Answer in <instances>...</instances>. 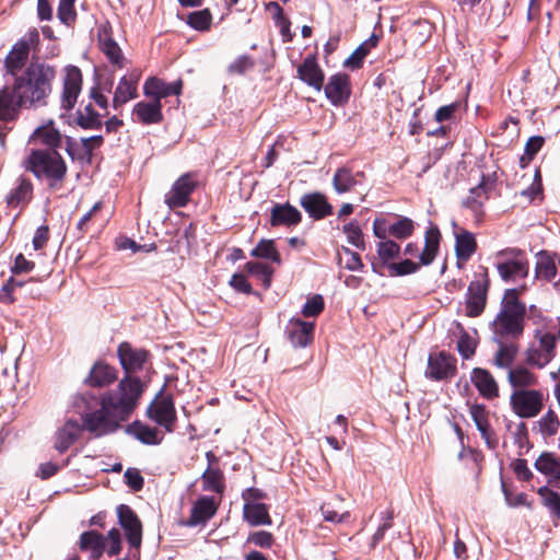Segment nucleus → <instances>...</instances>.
<instances>
[{
  "mask_svg": "<svg viewBox=\"0 0 560 560\" xmlns=\"http://www.w3.org/2000/svg\"><path fill=\"white\" fill-rule=\"evenodd\" d=\"M142 396V384L137 378H121L114 390L100 398L85 393L75 397L74 407L82 416V424L68 420L56 432L55 448L66 453L81 436L82 431L102 438L118 431L129 420Z\"/></svg>",
  "mask_w": 560,
  "mask_h": 560,
  "instance_id": "nucleus-1",
  "label": "nucleus"
},
{
  "mask_svg": "<svg viewBox=\"0 0 560 560\" xmlns=\"http://www.w3.org/2000/svg\"><path fill=\"white\" fill-rule=\"evenodd\" d=\"M56 68L44 61H31L14 79L13 85L0 90V120L13 121L21 108H39L48 104L56 79Z\"/></svg>",
  "mask_w": 560,
  "mask_h": 560,
  "instance_id": "nucleus-2",
  "label": "nucleus"
},
{
  "mask_svg": "<svg viewBox=\"0 0 560 560\" xmlns=\"http://www.w3.org/2000/svg\"><path fill=\"white\" fill-rule=\"evenodd\" d=\"M525 287L508 289L493 320L494 338L520 340L524 334L526 305L520 300Z\"/></svg>",
  "mask_w": 560,
  "mask_h": 560,
  "instance_id": "nucleus-3",
  "label": "nucleus"
},
{
  "mask_svg": "<svg viewBox=\"0 0 560 560\" xmlns=\"http://www.w3.org/2000/svg\"><path fill=\"white\" fill-rule=\"evenodd\" d=\"M24 166L37 179L45 180L49 188L61 189L63 187L68 166L57 150L33 149L25 159Z\"/></svg>",
  "mask_w": 560,
  "mask_h": 560,
  "instance_id": "nucleus-4",
  "label": "nucleus"
},
{
  "mask_svg": "<svg viewBox=\"0 0 560 560\" xmlns=\"http://www.w3.org/2000/svg\"><path fill=\"white\" fill-rule=\"evenodd\" d=\"M441 238L442 235L439 228L436 225L430 226L424 233V247L419 256L420 262L417 264L410 259L390 262L388 265L390 276L411 275L417 272L421 265H431L439 253Z\"/></svg>",
  "mask_w": 560,
  "mask_h": 560,
  "instance_id": "nucleus-5",
  "label": "nucleus"
},
{
  "mask_svg": "<svg viewBox=\"0 0 560 560\" xmlns=\"http://www.w3.org/2000/svg\"><path fill=\"white\" fill-rule=\"evenodd\" d=\"M497 258L499 260L495 267L504 282H513L528 276L529 261L524 250L517 247H508L499 250Z\"/></svg>",
  "mask_w": 560,
  "mask_h": 560,
  "instance_id": "nucleus-6",
  "label": "nucleus"
},
{
  "mask_svg": "<svg viewBox=\"0 0 560 560\" xmlns=\"http://www.w3.org/2000/svg\"><path fill=\"white\" fill-rule=\"evenodd\" d=\"M489 288L490 278L488 269L482 267L480 272L475 273V278L470 281L467 289L465 312L468 317H478L483 313L487 305Z\"/></svg>",
  "mask_w": 560,
  "mask_h": 560,
  "instance_id": "nucleus-7",
  "label": "nucleus"
},
{
  "mask_svg": "<svg viewBox=\"0 0 560 560\" xmlns=\"http://www.w3.org/2000/svg\"><path fill=\"white\" fill-rule=\"evenodd\" d=\"M513 412L520 418H534L544 407V395L538 389H516L510 396Z\"/></svg>",
  "mask_w": 560,
  "mask_h": 560,
  "instance_id": "nucleus-8",
  "label": "nucleus"
},
{
  "mask_svg": "<svg viewBox=\"0 0 560 560\" xmlns=\"http://www.w3.org/2000/svg\"><path fill=\"white\" fill-rule=\"evenodd\" d=\"M147 416L160 427L164 428L167 433L175 430L177 415L174 398L171 394H160L148 407Z\"/></svg>",
  "mask_w": 560,
  "mask_h": 560,
  "instance_id": "nucleus-9",
  "label": "nucleus"
},
{
  "mask_svg": "<svg viewBox=\"0 0 560 560\" xmlns=\"http://www.w3.org/2000/svg\"><path fill=\"white\" fill-rule=\"evenodd\" d=\"M117 355L121 368L126 375L122 378H137L142 384V393L144 392L145 385L142 381L132 376V373H137L143 369L144 363L149 360L150 353L145 349L133 348L129 342H121L117 348Z\"/></svg>",
  "mask_w": 560,
  "mask_h": 560,
  "instance_id": "nucleus-10",
  "label": "nucleus"
},
{
  "mask_svg": "<svg viewBox=\"0 0 560 560\" xmlns=\"http://www.w3.org/2000/svg\"><path fill=\"white\" fill-rule=\"evenodd\" d=\"M83 74L79 67L67 66L62 79V90L60 95V106L66 112L74 108L78 97L82 91Z\"/></svg>",
  "mask_w": 560,
  "mask_h": 560,
  "instance_id": "nucleus-11",
  "label": "nucleus"
},
{
  "mask_svg": "<svg viewBox=\"0 0 560 560\" xmlns=\"http://www.w3.org/2000/svg\"><path fill=\"white\" fill-rule=\"evenodd\" d=\"M457 373V359L445 352L432 353L428 359L425 376L432 381H448Z\"/></svg>",
  "mask_w": 560,
  "mask_h": 560,
  "instance_id": "nucleus-12",
  "label": "nucleus"
},
{
  "mask_svg": "<svg viewBox=\"0 0 560 560\" xmlns=\"http://www.w3.org/2000/svg\"><path fill=\"white\" fill-rule=\"evenodd\" d=\"M415 232V223L410 218L397 215V221L389 223L385 218H376L373 221V233L378 240L393 236L397 240H405Z\"/></svg>",
  "mask_w": 560,
  "mask_h": 560,
  "instance_id": "nucleus-13",
  "label": "nucleus"
},
{
  "mask_svg": "<svg viewBox=\"0 0 560 560\" xmlns=\"http://www.w3.org/2000/svg\"><path fill=\"white\" fill-rule=\"evenodd\" d=\"M118 523L125 532L130 547L139 549L142 542V523L136 512L127 504L116 508Z\"/></svg>",
  "mask_w": 560,
  "mask_h": 560,
  "instance_id": "nucleus-14",
  "label": "nucleus"
},
{
  "mask_svg": "<svg viewBox=\"0 0 560 560\" xmlns=\"http://www.w3.org/2000/svg\"><path fill=\"white\" fill-rule=\"evenodd\" d=\"M97 42L100 50L114 67L121 69L126 66V58L117 42L113 37V27L105 22L97 27Z\"/></svg>",
  "mask_w": 560,
  "mask_h": 560,
  "instance_id": "nucleus-15",
  "label": "nucleus"
},
{
  "mask_svg": "<svg viewBox=\"0 0 560 560\" xmlns=\"http://www.w3.org/2000/svg\"><path fill=\"white\" fill-rule=\"evenodd\" d=\"M197 180L194 174L186 173L175 180L171 190L165 196V202L171 209L186 207L190 195L197 188Z\"/></svg>",
  "mask_w": 560,
  "mask_h": 560,
  "instance_id": "nucleus-16",
  "label": "nucleus"
},
{
  "mask_svg": "<svg viewBox=\"0 0 560 560\" xmlns=\"http://www.w3.org/2000/svg\"><path fill=\"white\" fill-rule=\"evenodd\" d=\"M469 415L475 422L487 447L494 451L499 445V438L490 423V412L482 404H474L469 407Z\"/></svg>",
  "mask_w": 560,
  "mask_h": 560,
  "instance_id": "nucleus-17",
  "label": "nucleus"
},
{
  "mask_svg": "<svg viewBox=\"0 0 560 560\" xmlns=\"http://www.w3.org/2000/svg\"><path fill=\"white\" fill-rule=\"evenodd\" d=\"M324 90L332 105L342 106L348 103L351 95L350 77L347 73H336L329 78Z\"/></svg>",
  "mask_w": 560,
  "mask_h": 560,
  "instance_id": "nucleus-18",
  "label": "nucleus"
},
{
  "mask_svg": "<svg viewBox=\"0 0 560 560\" xmlns=\"http://www.w3.org/2000/svg\"><path fill=\"white\" fill-rule=\"evenodd\" d=\"M488 199L489 183L487 177L483 175L480 183L469 190V195L463 202V206L471 212L476 224H480L483 221V206Z\"/></svg>",
  "mask_w": 560,
  "mask_h": 560,
  "instance_id": "nucleus-19",
  "label": "nucleus"
},
{
  "mask_svg": "<svg viewBox=\"0 0 560 560\" xmlns=\"http://www.w3.org/2000/svg\"><path fill=\"white\" fill-rule=\"evenodd\" d=\"M208 467L201 475L202 490L222 494L225 489L224 474L219 466V458L213 452L206 453Z\"/></svg>",
  "mask_w": 560,
  "mask_h": 560,
  "instance_id": "nucleus-20",
  "label": "nucleus"
},
{
  "mask_svg": "<svg viewBox=\"0 0 560 560\" xmlns=\"http://www.w3.org/2000/svg\"><path fill=\"white\" fill-rule=\"evenodd\" d=\"M183 80L178 79L172 83H166L164 80L150 77L143 84V94L147 97H152L154 102H161L170 95H180L183 91Z\"/></svg>",
  "mask_w": 560,
  "mask_h": 560,
  "instance_id": "nucleus-21",
  "label": "nucleus"
},
{
  "mask_svg": "<svg viewBox=\"0 0 560 560\" xmlns=\"http://www.w3.org/2000/svg\"><path fill=\"white\" fill-rule=\"evenodd\" d=\"M300 205L315 221L323 220L334 212V207L328 202L327 197L318 191L304 194L300 198Z\"/></svg>",
  "mask_w": 560,
  "mask_h": 560,
  "instance_id": "nucleus-22",
  "label": "nucleus"
},
{
  "mask_svg": "<svg viewBox=\"0 0 560 560\" xmlns=\"http://www.w3.org/2000/svg\"><path fill=\"white\" fill-rule=\"evenodd\" d=\"M470 381L482 398L493 400L499 397V384L489 370L474 368L470 373Z\"/></svg>",
  "mask_w": 560,
  "mask_h": 560,
  "instance_id": "nucleus-23",
  "label": "nucleus"
},
{
  "mask_svg": "<svg viewBox=\"0 0 560 560\" xmlns=\"http://www.w3.org/2000/svg\"><path fill=\"white\" fill-rule=\"evenodd\" d=\"M140 80V72L132 71L120 78L118 85L114 92L113 107L120 108L127 102L138 97V82Z\"/></svg>",
  "mask_w": 560,
  "mask_h": 560,
  "instance_id": "nucleus-24",
  "label": "nucleus"
},
{
  "mask_svg": "<svg viewBox=\"0 0 560 560\" xmlns=\"http://www.w3.org/2000/svg\"><path fill=\"white\" fill-rule=\"evenodd\" d=\"M296 72L298 78L307 85L317 91L323 89L325 75L315 55H307L299 65Z\"/></svg>",
  "mask_w": 560,
  "mask_h": 560,
  "instance_id": "nucleus-25",
  "label": "nucleus"
},
{
  "mask_svg": "<svg viewBox=\"0 0 560 560\" xmlns=\"http://www.w3.org/2000/svg\"><path fill=\"white\" fill-rule=\"evenodd\" d=\"M302 222V213L290 202L275 203L270 210V225L293 228Z\"/></svg>",
  "mask_w": 560,
  "mask_h": 560,
  "instance_id": "nucleus-26",
  "label": "nucleus"
},
{
  "mask_svg": "<svg viewBox=\"0 0 560 560\" xmlns=\"http://www.w3.org/2000/svg\"><path fill=\"white\" fill-rule=\"evenodd\" d=\"M315 323L292 318L285 327V334L293 347H306L313 340Z\"/></svg>",
  "mask_w": 560,
  "mask_h": 560,
  "instance_id": "nucleus-27",
  "label": "nucleus"
},
{
  "mask_svg": "<svg viewBox=\"0 0 560 560\" xmlns=\"http://www.w3.org/2000/svg\"><path fill=\"white\" fill-rule=\"evenodd\" d=\"M218 509L219 502H215L214 498L208 495L198 498L192 504L186 525L192 527L199 524H206L215 515Z\"/></svg>",
  "mask_w": 560,
  "mask_h": 560,
  "instance_id": "nucleus-28",
  "label": "nucleus"
},
{
  "mask_svg": "<svg viewBox=\"0 0 560 560\" xmlns=\"http://www.w3.org/2000/svg\"><path fill=\"white\" fill-rule=\"evenodd\" d=\"M118 378L116 368L109 365L104 361L95 362L84 383L90 387H106L113 384Z\"/></svg>",
  "mask_w": 560,
  "mask_h": 560,
  "instance_id": "nucleus-29",
  "label": "nucleus"
},
{
  "mask_svg": "<svg viewBox=\"0 0 560 560\" xmlns=\"http://www.w3.org/2000/svg\"><path fill=\"white\" fill-rule=\"evenodd\" d=\"M537 471L548 478V482L560 488V456L552 452H542L534 463Z\"/></svg>",
  "mask_w": 560,
  "mask_h": 560,
  "instance_id": "nucleus-30",
  "label": "nucleus"
},
{
  "mask_svg": "<svg viewBox=\"0 0 560 560\" xmlns=\"http://www.w3.org/2000/svg\"><path fill=\"white\" fill-rule=\"evenodd\" d=\"M494 341L498 343V350L493 355V365L499 369H512L520 351L518 340L494 338Z\"/></svg>",
  "mask_w": 560,
  "mask_h": 560,
  "instance_id": "nucleus-31",
  "label": "nucleus"
},
{
  "mask_svg": "<svg viewBox=\"0 0 560 560\" xmlns=\"http://www.w3.org/2000/svg\"><path fill=\"white\" fill-rule=\"evenodd\" d=\"M162 102H138L132 109L138 122L142 125L161 124L164 119Z\"/></svg>",
  "mask_w": 560,
  "mask_h": 560,
  "instance_id": "nucleus-32",
  "label": "nucleus"
},
{
  "mask_svg": "<svg viewBox=\"0 0 560 560\" xmlns=\"http://www.w3.org/2000/svg\"><path fill=\"white\" fill-rule=\"evenodd\" d=\"M125 432L145 445H159L164 439V434L158 428L150 427L140 420L129 423Z\"/></svg>",
  "mask_w": 560,
  "mask_h": 560,
  "instance_id": "nucleus-33",
  "label": "nucleus"
},
{
  "mask_svg": "<svg viewBox=\"0 0 560 560\" xmlns=\"http://www.w3.org/2000/svg\"><path fill=\"white\" fill-rule=\"evenodd\" d=\"M30 55V47L25 40L18 42L5 57L7 72L16 78L24 68Z\"/></svg>",
  "mask_w": 560,
  "mask_h": 560,
  "instance_id": "nucleus-34",
  "label": "nucleus"
},
{
  "mask_svg": "<svg viewBox=\"0 0 560 560\" xmlns=\"http://www.w3.org/2000/svg\"><path fill=\"white\" fill-rule=\"evenodd\" d=\"M79 546L90 553V560H98L105 552L106 538L96 530H88L81 534Z\"/></svg>",
  "mask_w": 560,
  "mask_h": 560,
  "instance_id": "nucleus-35",
  "label": "nucleus"
},
{
  "mask_svg": "<svg viewBox=\"0 0 560 560\" xmlns=\"http://www.w3.org/2000/svg\"><path fill=\"white\" fill-rule=\"evenodd\" d=\"M477 241L474 233L462 229L455 234V254L457 262L466 264L477 250Z\"/></svg>",
  "mask_w": 560,
  "mask_h": 560,
  "instance_id": "nucleus-36",
  "label": "nucleus"
},
{
  "mask_svg": "<svg viewBox=\"0 0 560 560\" xmlns=\"http://www.w3.org/2000/svg\"><path fill=\"white\" fill-rule=\"evenodd\" d=\"M243 517L250 526L271 525L268 505L265 503H244Z\"/></svg>",
  "mask_w": 560,
  "mask_h": 560,
  "instance_id": "nucleus-37",
  "label": "nucleus"
},
{
  "mask_svg": "<svg viewBox=\"0 0 560 560\" xmlns=\"http://www.w3.org/2000/svg\"><path fill=\"white\" fill-rule=\"evenodd\" d=\"M508 382L514 388L527 389L530 386L537 385L538 378L527 368L518 365L510 369L508 373Z\"/></svg>",
  "mask_w": 560,
  "mask_h": 560,
  "instance_id": "nucleus-38",
  "label": "nucleus"
},
{
  "mask_svg": "<svg viewBox=\"0 0 560 560\" xmlns=\"http://www.w3.org/2000/svg\"><path fill=\"white\" fill-rule=\"evenodd\" d=\"M537 494L540 498L541 505L549 511L555 525H558L560 523V493L542 486L537 489Z\"/></svg>",
  "mask_w": 560,
  "mask_h": 560,
  "instance_id": "nucleus-39",
  "label": "nucleus"
},
{
  "mask_svg": "<svg viewBox=\"0 0 560 560\" xmlns=\"http://www.w3.org/2000/svg\"><path fill=\"white\" fill-rule=\"evenodd\" d=\"M557 271L555 257L546 250L539 252L535 267L536 278L550 282L556 278Z\"/></svg>",
  "mask_w": 560,
  "mask_h": 560,
  "instance_id": "nucleus-40",
  "label": "nucleus"
},
{
  "mask_svg": "<svg viewBox=\"0 0 560 560\" xmlns=\"http://www.w3.org/2000/svg\"><path fill=\"white\" fill-rule=\"evenodd\" d=\"M267 11L272 12L275 25L279 27L283 42H291L293 34L291 33V21L284 15L283 9L277 1H270L265 4Z\"/></svg>",
  "mask_w": 560,
  "mask_h": 560,
  "instance_id": "nucleus-41",
  "label": "nucleus"
},
{
  "mask_svg": "<svg viewBox=\"0 0 560 560\" xmlns=\"http://www.w3.org/2000/svg\"><path fill=\"white\" fill-rule=\"evenodd\" d=\"M75 122L86 130L101 129L103 126L101 114L94 109L91 102L77 110Z\"/></svg>",
  "mask_w": 560,
  "mask_h": 560,
  "instance_id": "nucleus-42",
  "label": "nucleus"
},
{
  "mask_svg": "<svg viewBox=\"0 0 560 560\" xmlns=\"http://www.w3.org/2000/svg\"><path fill=\"white\" fill-rule=\"evenodd\" d=\"M33 138L39 141L42 144L46 145L45 149L57 151L61 147L62 142L60 132L51 124L38 127L34 131Z\"/></svg>",
  "mask_w": 560,
  "mask_h": 560,
  "instance_id": "nucleus-43",
  "label": "nucleus"
},
{
  "mask_svg": "<svg viewBox=\"0 0 560 560\" xmlns=\"http://www.w3.org/2000/svg\"><path fill=\"white\" fill-rule=\"evenodd\" d=\"M376 253L381 266H386L388 268V265L390 264L389 261L399 256L400 245L386 237L385 240H380L377 243Z\"/></svg>",
  "mask_w": 560,
  "mask_h": 560,
  "instance_id": "nucleus-44",
  "label": "nucleus"
},
{
  "mask_svg": "<svg viewBox=\"0 0 560 560\" xmlns=\"http://www.w3.org/2000/svg\"><path fill=\"white\" fill-rule=\"evenodd\" d=\"M186 23L196 31L207 32L212 24V14L209 9L194 11L187 15Z\"/></svg>",
  "mask_w": 560,
  "mask_h": 560,
  "instance_id": "nucleus-45",
  "label": "nucleus"
},
{
  "mask_svg": "<svg viewBox=\"0 0 560 560\" xmlns=\"http://www.w3.org/2000/svg\"><path fill=\"white\" fill-rule=\"evenodd\" d=\"M253 257L270 259L280 265L281 256L272 240H261L257 246L250 252Z\"/></svg>",
  "mask_w": 560,
  "mask_h": 560,
  "instance_id": "nucleus-46",
  "label": "nucleus"
},
{
  "mask_svg": "<svg viewBox=\"0 0 560 560\" xmlns=\"http://www.w3.org/2000/svg\"><path fill=\"white\" fill-rule=\"evenodd\" d=\"M245 268L249 275L255 276L259 281H261L265 289L270 287L273 275V269L271 267L258 261H248L245 265Z\"/></svg>",
  "mask_w": 560,
  "mask_h": 560,
  "instance_id": "nucleus-47",
  "label": "nucleus"
},
{
  "mask_svg": "<svg viewBox=\"0 0 560 560\" xmlns=\"http://www.w3.org/2000/svg\"><path fill=\"white\" fill-rule=\"evenodd\" d=\"M332 184L337 192L343 194L351 190L357 182L349 168L340 167L334 175Z\"/></svg>",
  "mask_w": 560,
  "mask_h": 560,
  "instance_id": "nucleus-48",
  "label": "nucleus"
},
{
  "mask_svg": "<svg viewBox=\"0 0 560 560\" xmlns=\"http://www.w3.org/2000/svg\"><path fill=\"white\" fill-rule=\"evenodd\" d=\"M33 185L27 178H20L16 188L10 194L8 202L18 206L21 202L28 201L32 197Z\"/></svg>",
  "mask_w": 560,
  "mask_h": 560,
  "instance_id": "nucleus-49",
  "label": "nucleus"
},
{
  "mask_svg": "<svg viewBox=\"0 0 560 560\" xmlns=\"http://www.w3.org/2000/svg\"><path fill=\"white\" fill-rule=\"evenodd\" d=\"M539 431L545 439L555 436L560 428L557 413L549 409L538 421Z\"/></svg>",
  "mask_w": 560,
  "mask_h": 560,
  "instance_id": "nucleus-50",
  "label": "nucleus"
},
{
  "mask_svg": "<svg viewBox=\"0 0 560 560\" xmlns=\"http://www.w3.org/2000/svg\"><path fill=\"white\" fill-rule=\"evenodd\" d=\"M342 232L346 234L348 242L357 248L364 250L365 242L363 232L357 221H351L343 225Z\"/></svg>",
  "mask_w": 560,
  "mask_h": 560,
  "instance_id": "nucleus-51",
  "label": "nucleus"
},
{
  "mask_svg": "<svg viewBox=\"0 0 560 560\" xmlns=\"http://www.w3.org/2000/svg\"><path fill=\"white\" fill-rule=\"evenodd\" d=\"M458 328L460 336L457 341V350L464 359H470L476 352L477 343L460 324H458Z\"/></svg>",
  "mask_w": 560,
  "mask_h": 560,
  "instance_id": "nucleus-52",
  "label": "nucleus"
},
{
  "mask_svg": "<svg viewBox=\"0 0 560 560\" xmlns=\"http://www.w3.org/2000/svg\"><path fill=\"white\" fill-rule=\"evenodd\" d=\"M77 0H59L57 16L67 26L73 25L77 21L74 3Z\"/></svg>",
  "mask_w": 560,
  "mask_h": 560,
  "instance_id": "nucleus-53",
  "label": "nucleus"
},
{
  "mask_svg": "<svg viewBox=\"0 0 560 560\" xmlns=\"http://www.w3.org/2000/svg\"><path fill=\"white\" fill-rule=\"evenodd\" d=\"M324 308V298L320 294H314L303 305L302 315L304 317H317L323 313Z\"/></svg>",
  "mask_w": 560,
  "mask_h": 560,
  "instance_id": "nucleus-54",
  "label": "nucleus"
},
{
  "mask_svg": "<svg viewBox=\"0 0 560 560\" xmlns=\"http://www.w3.org/2000/svg\"><path fill=\"white\" fill-rule=\"evenodd\" d=\"M502 492L509 506H526L528 509L533 508L532 502L527 500L526 493L520 492L517 494H513V492L508 488L504 481H502Z\"/></svg>",
  "mask_w": 560,
  "mask_h": 560,
  "instance_id": "nucleus-55",
  "label": "nucleus"
},
{
  "mask_svg": "<svg viewBox=\"0 0 560 560\" xmlns=\"http://www.w3.org/2000/svg\"><path fill=\"white\" fill-rule=\"evenodd\" d=\"M319 510L324 520L331 523H342L350 516L348 511L340 513L338 510L334 509L330 502L323 503Z\"/></svg>",
  "mask_w": 560,
  "mask_h": 560,
  "instance_id": "nucleus-56",
  "label": "nucleus"
},
{
  "mask_svg": "<svg viewBox=\"0 0 560 560\" xmlns=\"http://www.w3.org/2000/svg\"><path fill=\"white\" fill-rule=\"evenodd\" d=\"M539 339V348L542 350L545 355L552 361L556 357L557 337L550 332L536 335Z\"/></svg>",
  "mask_w": 560,
  "mask_h": 560,
  "instance_id": "nucleus-57",
  "label": "nucleus"
},
{
  "mask_svg": "<svg viewBox=\"0 0 560 560\" xmlns=\"http://www.w3.org/2000/svg\"><path fill=\"white\" fill-rule=\"evenodd\" d=\"M550 362L540 348L529 347L526 350V363L528 365L542 369Z\"/></svg>",
  "mask_w": 560,
  "mask_h": 560,
  "instance_id": "nucleus-58",
  "label": "nucleus"
},
{
  "mask_svg": "<svg viewBox=\"0 0 560 560\" xmlns=\"http://www.w3.org/2000/svg\"><path fill=\"white\" fill-rule=\"evenodd\" d=\"M106 538L105 551L109 557L117 556L121 551V535L117 528H112Z\"/></svg>",
  "mask_w": 560,
  "mask_h": 560,
  "instance_id": "nucleus-59",
  "label": "nucleus"
},
{
  "mask_svg": "<svg viewBox=\"0 0 560 560\" xmlns=\"http://www.w3.org/2000/svg\"><path fill=\"white\" fill-rule=\"evenodd\" d=\"M369 55V51L365 47L360 45L354 49V51L345 60L343 66L351 70L360 69L363 66L365 57Z\"/></svg>",
  "mask_w": 560,
  "mask_h": 560,
  "instance_id": "nucleus-60",
  "label": "nucleus"
},
{
  "mask_svg": "<svg viewBox=\"0 0 560 560\" xmlns=\"http://www.w3.org/2000/svg\"><path fill=\"white\" fill-rule=\"evenodd\" d=\"M511 468L515 474L516 478L521 481H529L533 479L534 474L527 465V460L524 458H516L511 463Z\"/></svg>",
  "mask_w": 560,
  "mask_h": 560,
  "instance_id": "nucleus-61",
  "label": "nucleus"
},
{
  "mask_svg": "<svg viewBox=\"0 0 560 560\" xmlns=\"http://www.w3.org/2000/svg\"><path fill=\"white\" fill-rule=\"evenodd\" d=\"M247 540L260 548H271L275 542V537L270 532L258 530L250 534Z\"/></svg>",
  "mask_w": 560,
  "mask_h": 560,
  "instance_id": "nucleus-62",
  "label": "nucleus"
},
{
  "mask_svg": "<svg viewBox=\"0 0 560 560\" xmlns=\"http://www.w3.org/2000/svg\"><path fill=\"white\" fill-rule=\"evenodd\" d=\"M459 102H454L439 107L434 114L435 121L441 124L447 120H453L455 118V114L459 109Z\"/></svg>",
  "mask_w": 560,
  "mask_h": 560,
  "instance_id": "nucleus-63",
  "label": "nucleus"
},
{
  "mask_svg": "<svg viewBox=\"0 0 560 560\" xmlns=\"http://www.w3.org/2000/svg\"><path fill=\"white\" fill-rule=\"evenodd\" d=\"M126 485L133 491L142 490L144 486V479L140 471L136 468H128L124 475Z\"/></svg>",
  "mask_w": 560,
  "mask_h": 560,
  "instance_id": "nucleus-64",
  "label": "nucleus"
}]
</instances>
